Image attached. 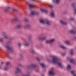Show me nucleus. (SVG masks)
Instances as JSON below:
<instances>
[{
    "mask_svg": "<svg viewBox=\"0 0 76 76\" xmlns=\"http://www.w3.org/2000/svg\"><path fill=\"white\" fill-rule=\"evenodd\" d=\"M65 55H66V53H62L61 54V56H62L63 57H64L65 56Z\"/></svg>",
    "mask_w": 76,
    "mask_h": 76,
    "instance_id": "nucleus-30",
    "label": "nucleus"
},
{
    "mask_svg": "<svg viewBox=\"0 0 76 76\" xmlns=\"http://www.w3.org/2000/svg\"><path fill=\"white\" fill-rule=\"evenodd\" d=\"M8 69V67H7V66H6L3 69L4 70H7Z\"/></svg>",
    "mask_w": 76,
    "mask_h": 76,
    "instance_id": "nucleus-32",
    "label": "nucleus"
},
{
    "mask_svg": "<svg viewBox=\"0 0 76 76\" xmlns=\"http://www.w3.org/2000/svg\"><path fill=\"white\" fill-rule=\"evenodd\" d=\"M40 22L42 24H45L46 23L48 25H50L51 24L50 21L48 20L42 19L40 20Z\"/></svg>",
    "mask_w": 76,
    "mask_h": 76,
    "instance_id": "nucleus-2",
    "label": "nucleus"
},
{
    "mask_svg": "<svg viewBox=\"0 0 76 76\" xmlns=\"http://www.w3.org/2000/svg\"><path fill=\"white\" fill-rule=\"evenodd\" d=\"M36 59L37 60V61L39 62L40 61V59L38 58V57H36Z\"/></svg>",
    "mask_w": 76,
    "mask_h": 76,
    "instance_id": "nucleus-28",
    "label": "nucleus"
},
{
    "mask_svg": "<svg viewBox=\"0 0 76 76\" xmlns=\"http://www.w3.org/2000/svg\"><path fill=\"white\" fill-rule=\"evenodd\" d=\"M13 12H16L17 11L16 9H13Z\"/></svg>",
    "mask_w": 76,
    "mask_h": 76,
    "instance_id": "nucleus-42",
    "label": "nucleus"
},
{
    "mask_svg": "<svg viewBox=\"0 0 76 76\" xmlns=\"http://www.w3.org/2000/svg\"><path fill=\"white\" fill-rule=\"evenodd\" d=\"M46 39V37L44 36L43 37H42V40H44L45 39Z\"/></svg>",
    "mask_w": 76,
    "mask_h": 76,
    "instance_id": "nucleus-33",
    "label": "nucleus"
},
{
    "mask_svg": "<svg viewBox=\"0 0 76 76\" xmlns=\"http://www.w3.org/2000/svg\"><path fill=\"white\" fill-rule=\"evenodd\" d=\"M21 26H22V25H21V24H18L17 26V27L18 28H20Z\"/></svg>",
    "mask_w": 76,
    "mask_h": 76,
    "instance_id": "nucleus-31",
    "label": "nucleus"
},
{
    "mask_svg": "<svg viewBox=\"0 0 76 76\" xmlns=\"http://www.w3.org/2000/svg\"><path fill=\"white\" fill-rule=\"evenodd\" d=\"M21 72V70L20 69V68L19 67H17L16 68V73H19Z\"/></svg>",
    "mask_w": 76,
    "mask_h": 76,
    "instance_id": "nucleus-14",
    "label": "nucleus"
},
{
    "mask_svg": "<svg viewBox=\"0 0 76 76\" xmlns=\"http://www.w3.org/2000/svg\"><path fill=\"white\" fill-rule=\"evenodd\" d=\"M66 59H67V60H70V57H66Z\"/></svg>",
    "mask_w": 76,
    "mask_h": 76,
    "instance_id": "nucleus-43",
    "label": "nucleus"
},
{
    "mask_svg": "<svg viewBox=\"0 0 76 76\" xmlns=\"http://www.w3.org/2000/svg\"><path fill=\"white\" fill-rule=\"evenodd\" d=\"M68 32L70 34H74V30H71L68 31Z\"/></svg>",
    "mask_w": 76,
    "mask_h": 76,
    "instance_id": "nucleus-20",
    "label": "nucleus"
},
{
    "mask_svg": "<svg viewBox=\"0 0 76 76\" xmlns=\"http://www.w3.org/2000/svg\"><path fill=\"white\" fill-rule=\"evenodd\" d=\"M4 64V63H3V62H1V64Z\"/></svg>",
    "mask_w": 76,
    "mask_h": 76,
    "instance_id": "nucleus-47",
    "label": "nucleus"
},
{
    "mask_svg": "<svg viewBox=\"0 0 76 76\" xmlns=\"http://www.w3.org/2000/svg\"><path fill=\"white\" fill-rule=\"evenodd\" d=\"M32 0V1H35V0Z\"/></svg>",
    "mask_w": 76,
    "mask_h": 76,
    "instance_id": "nucleus-49",
    "label": "nucleus"
},
{
    "mask_svg": "<svg viewBox=\"0 0 76 76\" xmlns=\"http://www.w3.org/2000/svg\"><path fill=\"white\" fill-rule=\"evenodd\" d=\"M20 57H23V55H20Z\"/></svg>",
    "mask_w": 76,
    "mask_h": 76,
    "instance_id": "nucleus-46",
    "label": "nucleus"
},
{
    "mask_svg": "<svg viewBox=\"0 0 76 76\" xmlns=\"http://www.w3.org/2000/svg\"><path fill=\"white\" fill-rule=\"evenodd\" d=\"M10 62H7L6 63V65H7V66H9L10 65Z\"/></svg>",
    "mask_w": 76,
    "mask_h": 76,
    "instance_id": "nucleus-34",
    "label": "nucleus"
},
{
    "mask_svg": "<svg viewBox=\"0 0 76 76\" xmlns=\"http://www.w3.org/2000/svg\"><path fill=\"white\" fill-rule=\"evenodd\" d=\"M37 38L39 40H42V37H38Z\"/></svg>",
    "mask_w": 76,
    "mask_h": 76,
    "instance_id": "nucleus-27",
    "label": "nucleus"
},
{
    "mask_svg": "<svg viewBox=\"0 0 76 76\" xmlns=\"http://www.w3.org/2000/svg\"><path fill=\"white\" fill-rule=\"evenodd\" d=\"M60 47L61 48H62V49H67V48L66 47L64 46V45H61L60 46Z\"/></svg>",
    "mask_w": 76,
    "mask_h": 76,
    "instance_id": "nucleus-19",
    "label": "nucleus"
},
{
    "mask_svg": "<svg viewBox=\"0 0 76 76\" xmlns=\"http://www.w3.org/2000/svg\"><path fill=\"white\" fill-rule=\"evenodd\" d=\"M0 69H2V66L1 65H0Z\"/></svg>",
    "mask_w": 76,
    "mask_h": 76,
    "instance_id": "nucleus-44",
    "label": "nucleus"
},
{
    "mask_svg": "<svg viewBox=\"0 0 76 76\" xmlns=\"http://www.w3.org/2000/svg\"><path fill=\"white\" fill-rule=\"evenodd\" d=\"M74 61H75V59H72L70 60V62L71 63L73 64L74 62Z\"/></svg>",
    "mask_w": 76,
    "mask_h": 76,
    "instance_id": "nucleus-26",
    "label": "nucleus"
},
{
    "mask_svg": "<svg viewBox=\"0 0 76 76\" xmlns=\"http://www.w3.org/2000/svg\"><path fill=\"white\" fill-rule=\"evenodd\" d=\"M23 76H29V75L27 74L26 75H24Z\"/></svg>",
    "mask_w": 76,
    "mask_h": 76,
    "instance_id": "nucleus-45",
    "label": "nucleus"
},
{
    "mask_svg": "<svg viewBox=\"0 0 76 76\" xmlns=\"http://www.w3.org/2000/svg\"><path fill=\"white\" fill-rule=\"evenodd\" d=\"M55 41V39L52 38L50 40H48L46 41V44H53V43Z\"/></svg>",
    "mask_w": 76,
    "mask_h": 76,
    "instance_id": "nucleus-3",
    "label": "nucleus"
},
{
    "mask_svg": "<svg viewBox=\"0 0 76 76\" xmlns=\"http://www.w3.org/2000/svg\"><path fill=\"white\" fill-rule=\"evenodd\" d=\"M39 13V12H37V11H32L29 14V16H33V15H38V14Z\"/></svg>",
    "mask_w": 76,
    "mask_h": 76,
    "instance_id": "nucleus-5",
    "label": "nucleus"
},
{
    "mask_svg": "<svg viewBox=\"0 0 76 76\" xmlns=\"http://www.w3.org/2000/svg\"><path fill=\"white\" fill-rule=\"evenodd\" d=\"M50 15L52 18H54L55 16L54 12L52 11L50 13Z\"/></svg>",
    "mask_w": 76,
    "mask_h": 76,
    "instance_id": "nucleus-16",
    "label": "nucleus"
},
{
    "mask_svg": "<svg viewBox=\"0 0 76 76\" xmlns=\"http://www.w3.org/2000/svg\"><path fill=\"white\" fill-rule=\"evenodd\" d=\"M54 68H52L51 70L49 72V73L48 74V76L50 75H54Z\"/></svg>",
    "mask_w": 76,
    "mask_h": 76,
    "instance_id": "nucleus-4",
    "label": "nucleus"
},
{
    "mask_svg": "<svg viewBox=\"0 0 76 76\" xmlns=\"http://www.w3.org/2000/svg\"><path fill=\"white\" fill-rule=\"evenodd\" d=\"M53 58L52 60H51L49 58H47V60L51 63H56L57 64L58 66L61 68L64 67V66L63 65L62 63L58 61V60L57 59V56H52Z\"/></svg>",
    "mask_w": 76,
    "mask_h": 76,
    "instance_id": "nucleus-1",
    "label": "nucleus"
},
{
    "mask_svg": "<svg viewBox=\"0 0 76 76\" xmlns=\"http://www.w3.org/2000/svg\"><path fill=\"white\" fill-rule=\"evenodd\" d=\"M69 21H72L74 20V18L73 17H71L69 18Z\"/></svg>",
    "mask_w": 76,
    "mask_h": 76,
    "instance_id": "nucleus-24",
    "label": "nucleus"
},
{
    "mask_svg": "<svg viewBox=\"0 0 76 76\" xmlns=\"http://www.w3.org/2000/svg\"><path fill=\"white\" fill-rule=\"evenodd\" d=\"M31 52L33 53H34L35 52V51L34 49H32L31 50Z\"/></svg>",
    "mask_w": 76,
    "mask_h": 76,
    "instance_id": "nucleus-35",
    "label": "nucleus"
},
{
    "mask_svg": "<svg viewBox=\"0 0 76 76\" xmlns=\"http://www.w3.org/2000/svg\"><path fill=\"white\" fill-rule=\"evenodd\" d=\"M3 34H4L3 36H4L5 38V39H7L8 38V36H7V34L5 32H3Z\"/></svg>",
    "mask_w": 76,
    "mask_h": 76,
    "instance_id": "nucleus-11",
    "label": "nucleus"
},
{
    "mask_svg": "<svg viewBox=\"0 0 76 76\" xmlns=\"http://www.w3.org/2000/svg\"><path fill=\"white\" fill-rule=\"evenodd\" d=\"M18 45L19 47H21V46H22V43H19Z\"/></svg>",
    "mask_w": 76,
    "mask_h": 76,
    "instance_id": "nucleus-37",
    "label": "nucleus"
},
{
    "mask_svg": "<svg viewBox=\"0 0 76 76\" xmlns=\"http://www.w3.org/2000/svg\"><path fill=\"white\" fill-rule=\"evenodd\" d=\"M74 39H76V36L74 37Z\"/></svg>",
    "mask_w": 76,
    "mask_h": 76,
    "instance_id": "nucleus-48",
    "label": "nucleus"
},
{
    "mask_svg": "<svg viewBox=\"0 0 76 76\" xmlns=\"http://www.w3.org/2000/svg\"><path fill=\"white\" fill-rule=\"evenodd\" d=\"M23 45L25 47H28L29 45V42L28 41L25 42L23 43Z\"/></svg>",
    "mask_w": 76,
    "mask_h": 76,
    "instance_id": "nucleus-13",
    "label": "nucleus"
},
{
    "mask_svg": "<svg viewBox=\"0 0 76 76\" xmlns=\"http://www.w3.org/2000/svg\"><path fill=\"white\" fill-rule=\"evenodd\" d=\"M60 22L63 24V25H66L67 24V23L65 22L63 20H60Z\"/></svg>",
    "mask_w": 76,
    "mask_h": 76,
    "instance_id": "nucleus-17",
    "label": "nucleus"
},
{
    "mask_svg": "<svg viewBox=\"0 0 76 76\" xmlns=\"http://www.w3.org/2000/svg\"><path fill=\"white\" fill-rule=\"evenodd\" d=\"M72 64H73V65H74V66H76V62L74 61V63H73Z\"/></svg>",
    "mask_w": 76,
    "mask_h": 76,
    "instance_id": "nucleus-39",
    "label": "nucleus"
},
{
    "mask_svg": "<svg viewBox=\"0 0 76 76\" xmlns=\"http://www.w3.org/2000/svg\"><path fill=\"white\" fill-rule=\"evenodd\" d=\"M26 26L27 27H28V28H30V27H31V25L29 24H26Z\"/></svg>",
    "mask_w": 76,
    "mask_h": 76,
    "instance_id": "nucleus-29",
    "label": "nucleus"
},
{
    "mask_svg": "<svg viewBox=\"0 0 76 76\" xmlns=\"http://www.w3.org/2000/svg\"><path fill=\"white\" fill-rule=\"evenodd\" d=\"M7 48L8 49V50H10V51H12L13 50V48L11 47L7 46Z\"/></svg>",
    "mask_w": 76,
    "mask_h": 76,
    "instance_id": "nucleus-15",
    "label": "nucleus"
},
{
    "mask_svg": "<svg viewBox=\"0 0 76 76\" xmlns=\"http://www.w3.org/2000/svg\"><path fill=\"white\" fill-rule=\"evenodd\" d=\"M64 43L66 45H70V41L69 40H66L64 41Z\"/></svg>",
    "mask_w": 76,
    "mask_h": 76,
    "instance_id": "nucleus-8",
    "label": "nucleus"
},
{
    "mask_svg": "<svg viewBox=\"0 0 76 76\" xmlns=\"http://www.w3.org/2000/svg\"><path fill=\"white\" fill-rule=\"evenodd\" d=\"M72 68L71 66V65L70 64H68L67 65L66 67V69L67 70L69 71L71 70V68Z\"/></svg>",
    "mask_w": 76,
    "mask_h": 76,
    "instance_id": "nucleus-12",
    "label": "nucleus"
},
{
    "mask_svg": "<svg viewBox=\"0 0 76 76\" xmlns=\"http://www.w3.org/2000/svg\"><path fill=\"white\" fill-rule=\"evenodd\" d=\"M71 73L73 76H76V74L75 73V71H71Z\"/></svg>",
    "mask_w": 76,
    "mask_h": 76,
    "instance_id": "nucleus-21",
    "label": "nucleus"
},
{
    "mask_svg": "<svg viewBox=\"0 0 76 76\" xmlns=\"http://www.w3.org/2000/svg\"><path fill=\"white\" fill-rule=\"evenodd\" d=\"M29 6L30 8H33V7H34V5L32 4H29Z\"/></svg>",
    "mask_w": 76,
    "mask_h": 76,
    "instance_id": "nucleus-22",
    "label": "nucleus"
},
{
    "mask_svg": "<svg viewBox=\"0 0 76 76\" xmlns=\"http://www.w3.org/2000/svg\"><path fill=\"white\" fill-rule=\"evenodd\" d=\"M3 41V38H1L0 39V42H1Z\"/></svg>",
    "mask_w": 76,
    "mask_h": 76,
    "instance_id": "nucleus-41",
    "label": "nucleus"
},
{
    "mask_svg": "<svg viewBox=\"0 0 76 76\" xmlns=\"http://www.w3.org/2000/svg\"><path fill=\"white\" fill-rule=\"evenodd\" d=\"M48 6H49V7H53V5L51 4H48Z\"/></svg>",
    "mask_w": 76,
    "mask_h": 76,
    "instance_id": "nucleus-38",
    "label": "nucleus"
},
{
    "mask_svg": "<svg viewBox=\"0 0 76 76\" xmlns=\"http://www.w3.org/2000/svg\"><path fill=\"white\" fill-rule=\"evenodd\" d=\"M40 64L41 66H42V67H45V66H46L44 62L40 63Z\"/></svg>",
    "mask_w": 76,
    "mask_h": 76,
    "instance_id": "nucleus-18",
    "label": "nucleus"
},
{
    "mask_svg": "<svg viewBox=\"0 0 76 76\" xmlns=\"http://www.w3.org/2000/svg\"><path fill=\"white\" fill-rule=\"evenodd\" d=\"M19 19V18L15 17L11 19L12 21H17Z\"/></svg>",
    "mask_w": 76,
    "mask_h": 76,
    "instance_id": "nucleus-10",
    "label": "nucleus"
},
{
    "mask_svg": "<svg viewBox=\"0 0 76 76\" xmlns=\"http://www.w3.org/2000/svg\"><path fill=\"white\" fill-rule=\"evenodd\" d=\"M74 13L76 15V8L74 9Z\"/></svg>",
    "mask_w": 76,
    "mask_h": 76,
    "instance_id": "nucleus-40",
    "label": "nucleus"
},
{
    "mask_svg": "<svg viewBox=\"0 0 76 76\" xmlns=\"http://www.w3.org/2000/svg\"><path fill=\"white\" fill-rule=\"evenodd\" d=\"M10 7L9 6H8V7H7L6 8L5 10V12H8V9H10Z\"/></svg>",
    "mask_w": 76,
    "mask_h": 76,
    "instance_id": "nucleus-23",
    "label": "nucleus"
},
{
    "mask_svg": "<svg viewBox=\"0 0 76 76\" xmlns=\"http://www.w3.org/2000/svg\"><path fill=\"white\" fill-rule=\"evenodd\" d=\"M40 10L42 12H44L45 13H48V11L44 8H41Z\"/></svg>",
    "mask_w": 76,
    "mask_h": 76,
    "instance_id": "nucleus-7",
    "label": "nucleus"
},
{
    "mask_svg": "<svg viewBox=\"0 0 76 76\" xmlns=\"http://www.w3.org/2000/svg\"><path fill=\"white\" fill-rule=\"evenodd\" d=\"M53 1L55 4H59L60 1V0H53Z\"/></svg>",
    "mask_w": 76,
    "mask_h": 76,
    "instance_id": "nucleus-9",
    "label": "nucleus"
},
{
    "mask_svg": "<svg viewBox=\"0 0 76 76\" xmlns=\"http://www.w3.org/2000/svg\"><path fill=\"white\" fill-rule=\"evenodd\" d=\"M70 54L71 56H73V50H70Z\"/></svg>",
    "mask_w": 76,
    "mask_h": 76,
    "instance_id": "nucleus-25",
    "label": "nucleus"
},
{
    "mask_svg": "<svg viewBox=\"0 0 76 76\" xmlns=\"http://www.w3.org/2000/svg\"><path fill=\"white\" fill-rule=\"evenodd\" d=\"M37 67V64H32L29 66V68L31 69V67H33L35 68Z\"/></svg>",
    "mask_w": 76,
    "mask_h": 76,
    "instance_id": "nucleus-6",
    "label": "nucleus"
},
{
    "mask_svg": "<svg viewBox=\"0 0 76 76\" xmlns=\"http://www.w3.org/2000/svg\"><path fill=\"white\" fill-rule=\"evenodd\" d=\"M25 21H26V22H27V21H28V19L27 18H25L24 19Z\"/></svg>",
    "mask_w": 76,
    "mask_h": 76,
    "instance_id": "nucleus-36",
    "label": "nucleus"
}]
</instances>
